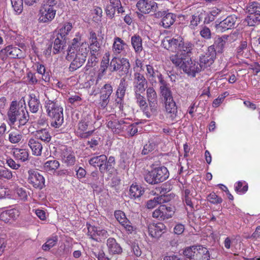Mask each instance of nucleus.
<instances>
[{
    "mask_svg": "<svg viewBox=\"0 0 260 260\" xmlns=\"http://www.w3.org/2000/svg\"><path fill=\"white\" fill-rule=\"evenodd\" d=\"M100 48V44L93 46L89 45L86 41L81 42V36L77 35L76 37L72 40L71 44L68 49L66 56L68 60L73 59L69 67L70 71H76L84 63L89 49L90 54L96 56Z\"/></svg>",
    "mask_w": 260,
    "mask_h": 260,
    "instance_id": "f257e3e1",
    "label": "nucleus"
},
{
    "mask_svg": "<svg viewBox=\"0 0 260 260\" xmlns=\"http://www.w3.org/2000/svg\"><path fill=\"white\" fill-rule=\"evenodd\" d=\"M57 91L51 89L45 93L44 109L47 115L51 119V126L57 128L63 123V109L57 100Z\"/></svg>",
    "mask_w": 260,
    "mask_h": 260,
    "instance_id": "f03ea898",
    "label": "nucleus"
},
{
    "mask_svg": "<svg viewBox=\"0 0 260 260\" xmlns=\"http://www.w3.org/2000/svg\"><path fill=\"white\" fill-rule=\"evenodd\" d=\"M8 123L11 126L17 127L19 129L27 124L29 115L27 111L20 109L16 101H12L7 112Z\"/></svg>",
    "mask_w": 260,
    "mask_h": 260,
    "instance_id": "7ed1b4c3",
    "label": "nucleus"
},
{
    "mask_svg": "<svg viewBox=\"0 0 260 260\" xmlns=\"http://www.w3.org/2000/svg\"><path fill=\"white\" fill-rule=\"evenodd\" d=\"M58 7L56 0H44L39 10V21L44 23L51 22L55 18Z\"/></svg>",
    "mask_w": 260,
    "mask_h": 260,
    "instance_id": "20e7f679",
    "label": "nucleus"
},
{
    "mask_svg": "<svg viewBox=\"0 0 260 260\" xmlns=\"http://www.w3.org/2000/svg\"><path fill=\"white\" fill-rule=\"evenodd\" d=\"M169 173L165 167L155 168L146 173L144 176L145 180L150 184H155L162 182L168 178Z\"/></svg>",
    "mask_w": 260,
    "mask_h": 260,
    "instance_id": "39448f33",
    "label": "nucleus"
},
{
    "mask_svg": "<svg viewBox=\"0 0 260 260\" xmlns=\"http://www.w3.org/2000/svg\"><path fill=\"white\" fill-rule=\"evenodd\" d=\"M115 56L109 64V70L111 72L119 71L121 75H127L129 73L131 65L129 60L126 58H118Z\"/></svg>",
    "mask_w": 260,
    "mask_h": 260,
    "instance_id": "423d86ee",
    "label": "nucleus"
},
{
    "mask_svg": "<svg viewBox=\"0 0 260 260\" xmlns=\"http://www.w3.org/2000/svg\"><path fill=\"white\" fill-rule=\"evenodd\" d=\"M246 10L248 13L245 19L247 24L253 26L260 24V4L253 2L249 4Z\"/></svg>",
    "mask_w": 260,
    "mask_h": 260,
    "instance_id": "0eeeda50",
    "label": "nucleus"
},
{
    "mask_svg": "<svg viewBox=\"0 0 260 260\" xmlns=\"http://www.w3.org/2000/svg\"><path fill=\"white\" fill-rule=\"evenodd\" d=\"M182 69L188 76L194 77L197 73L201 72V67L198 61L186 57L182 64Z\"/></svg>",
    "mask_w": 260,
    "mask_h": 260,
    "instance_id": "6e6552de",
    "label": "nucleus"
},
{
    "mask_svg": "<svg viewBox=\"0 0 260 260\" xmlns=\"http://www.w3.org/2000/svg\"><path fill=\"white\" fill-rule=\"evenodd\" d=\"M28 182L37 189H41L45 186V179L38 171L30 170L28 171Z\"/></svg>",
    "mask_w": 260,
    "mask_h": 260,
    "instance_id": "1a4fd4ad",
    "label": "nucleus"
},
{
    "mask_svg": "<svg viewBox=\"0 0 260 260\" xmlns=\"http://www.w3.org/2000/svg\"><path fill=\"white\" fill-rule=\"evenodd\" d=\"M128 49L127 44L120 38L115 37L113 39L112 51L114 56H124Z\"/></svg>",
    "mask_w": 260,
    "mask_h": 260,
    "instance_id": "9d476101",
    "label": "nucleus"
},
{
    "mask_svg": "<svg viewBox=\"0 0 260 260\" xmlns=\"http://www.w3.org/2000/svg\"><path fill=\"white\" fill-rule=\"evenodd\" d=\"M133 85L134 93H143L147 88V81L143 74L136 72L134 74Z\"/></svg>",
    "mask_w": 260,
    "mask_h": 260,
    "instance_id": "9b49d317",
    "label": "nucleus"
},
{
    "mask_svg": "<svg viewBox=\"0 0 260 260\" xmlns=\"http://www.w3.org/2000/svg\"><path fill=\"white\" fill-rule=\"evenodd\" d=\"M60 158L62 162L67 167H71L75 165L76 157L74 152L71 148L64 146L61 149Z\"/></svg>",
    "mask_w": 260,
    "mask_h": 260,
    "instance_id": "f8f14e48",
    "label": "nucleus"
},
{
    "mask_svg": "<svg viewBox=\"0 0 260 260\" xmlns=\"http://www.w3.org/2000/svg\"><path fill=\"white\" fill-rule=\"evenodd\" d=\"M174 213V211L172 207L161 205L153 212L152 216L160 220H164L172 217Z\"/></svg>",
    "mask_w": 260,
    "mask_h": 260,
    "instance_id": "ddd939ff",
    "label": "nucleus"
},
{
    "mask_svg": "<svg viewBox=\"0 0 260 260\" xmlns=\"http://www.w3.org/2000/svg\"><path fill=\"white\" fill-rule=\"evenodd\" d=\"M113 91V87L109 83L105 84L101 88L99 104L101 108L104 109L107 106Z\"/></svg>",
    "mask_w": 260,
    "mask_h": 260,
    "instance_id": "4468645a",
    "label": "nucleus"
},
{
    "mask_svg": "<svg viewBox=\"0 0 260 260\" xmlns=\"http://www.w3.org/2000/svg\"><path fill=\"white\" fill-rule=\"evenodd\" d=\"M136 6L139 11L144 14L155 12L157 8V3L152 0H139L137 2Z\"/></svg>",
    "mask_w": 260,
    "mask_h": 260,
    "instance_id": "2eb2a0df",
    "label": "nucleus"
},
{
    "mask_svg": "<svg viewBox=\"0 0 260 260\" xmlns=\"http://www.w3.org/2000/svg\"><path fill=\"white\" fill-rule=\"evenodd\" d=\"M156 17H161L159 25L165 28H169L174 23L176 16L172 13H167L166 11L158 12L155 13Z\"/></svg>",
    "mask_w": 260,
    "mask_h": 260,
    "instance_id": "dca6fc26",
    "label": "nucleus"
},
{
    "mask_svg": "<svg viewBox=\"0 0 260 260\" xmlns=\"http://www.w3.org/2000/svg\"><path fill=\"white\" fill-rule=\"evenodd\" d=\"M148 231L150 236L158 239L166 232V226L161 222L152 223L148 225Z\"/></svg>",
    "mask_w": 260,
    "mask_h": 260,
    "instance_id": "f3484780",
    "label": "nucleus"
},
{
    "mask_svg": "<svg viewBox=\"0 0 260 260\" xmlns=\"http://www.w3.org/2000/svg\"><path fill=\"white\" fill-rule=\"evenodd\" d=\"M114 216L128 234H131L134 230L130 221L126 218L125 213L121 210H116L114 212Z\"/></svg>",
    "mask_w": 260,
    "mask_h": 260,
    "instance_id": "a211bd4d",
    "label": "nucleus"
},
{
    "mask_svg": "<svg viewBox=\"0 0 260 260\" xmlns=\"http://www.w3.org/2000/svg\"><path fill=\"white\" fill-rule=\"evenodd\" d=\"M88 235L90 238L96 241H101L102 239H105L108 236L107 231L102 229L100 227L89 225L88 226Z\"/></svg>",
    "mask_w": 260,
    "mask_h": 260,
    "instance_id": "6ab92c4d",
    "label": "nucleus"
},
{
    "mask_svg": "<svg viewBox=\"0 0 260 260\" xmlns=\"http://www.w3.org/2000/svg\"><path fill=\"white\" fill-rule=\"evenodd\" d=\"M182 39V38L180 37L171 38L168 37L162 41L161 45L163 47L170 51L177 53Z\"/></svg>",
    "mask_w": 260,
    "mask_h": 260,
    "instance_id": "aec40b11",
    "label": "nucleus"
},
{
    "mask_svg": "<svg viewBox=\"0 0 260 260\" xmlns=\"http://www.w3.org/2000/svg\"><path fill=\"white\" fill-rule=\"evenodd\" d=\"M114 115H110L107 117V126L115 134L121 133L122 125L124 124V120H118Z\"/></svg>",
    "mask_w": 260,
    "mask_h": 260,
    "instance_id": "412c9836",
    "label": "nucleus"
},
{
    "mask_svg": "<svg viewBox=\"0 0 260 260\" xmlns=\"http://www.w3.org/2000/svg\"><path fill=\"white\" fill-rule=\"evenodd\" d=\"M89 126V120L87 118L82 119L78 124L76 131L78 136L82 138H86L90 136L93 130L87 131Z\"/></svg>",
    "mask_w": 260,
    "mask_h": 260,
    "instance_id": "4be33fe9",
    "label": "nucleus"
},
{
    "mask_svg": "<svg viewBox=\"0 0 260 260\" xmlns=\"http://www.w3.org/2000/svg\"><path fill=\"white\" fill-rule=\"evenodd\" d=\"M107 157L106 155L102 154L93 156L88 160L89 164L95 167H98L102 173L105 172V163L107 162Z\"/></svg>",
    "mask_w": 260,
    "mask_h": 260,
    "instance_id": "5701e85b",
    "label": "nucleus"
},
{
    "mask_svg": "<svg viewBox=\"0 0 260 260\" xmlns=\"http://www.w3.org/2000/svg\"><path fill=\"white\" fill-rule=\"evenodd\" d=\"M19 216V211L16 209L5 211L0 210V221L4 223L11 222V220H16Z\"/></svg>",
    "mask_w": 260,
    "mask_h": 260,
    "instance_id": "b1692460",
    "label": "nucleus"
},
{
    "mask_svg": "<svg viewBox=\"0 0 260 260\" xmlns=\"http://www.w3.org/2000/svg\"><path fill=\"white\" fill-rule=\"evenodd\" d=\"M106 245L109 254L115 255L122 253V247L114 238H109L107 240Z\"/></svg>",
    "mask_w": 260,
    "mask_h": 260,
    "instance_id": "393cba45",
    "label": "nucleus"
},
{
    "mask_svg": "<svg viewBox=\"0 0 260 260\" xmlns=\"http://www.w3.org/2000/svg\"><path fill=\"white\" fill-rule=\"evenodd\" d=\"M237 17L235 15H230L221 21L218 24V28H220L222 31L231 29L236 24Z\"/></svg>",
    "mask_w": 260,
    "mask_h": 260,
    "instance_id": "a878e982",
    "label": "nucleus"
},
{
    "mask_svg": "<svg viewBox=\"0 0 260 260\" xmlns=\"http://www.w3.org/2000/svg\"><path fill=\"white\" fill-rule=\"evenodd\" d=\"M193 189L192 188H188L186 187H183L181 191L182 199L185 204L189 207L191 210L193 209V204L191 201L193 198L192 194Z\"/></svg>",
    "mask_w": 260,
    "mask_h": 260,
    "instance_id": "bb28decb",
    "label": "nucleus"
},
{
    "mask_svg": "<svg viewBox=\"0 0 260 260\" xmlns=\"http://www.w3.org/2000/svg\"><path fill=\"white\" fill-rule=\"evenodd\" d=\"M28 146L34 155L39 156L41 155L43 146L38 140L34 138H30L28 141Z\"/></svg>",
    "mask_w": 260,
    "mask_h": 260,
    "instance_id": "cd10ccee",
    "label": "nucleus"
},
{
    "mask_svg": "<svg viewBox=\"0 0 260 260\" xmlns=\"http://www.w3.org/2000/svg\"><path fill=\"white\" fill-rule=\"evenodd\" d=\"M28 104L30 111L32 113H36L41 107L39 95L34 93L29 94Z\"/></svg>",
    "mask_w": 260,
    "mask_h": 260,
    "instance_id": "c85d7f7f",
    "label": "nucleus"
},
{
    "mask_svg": "<svg viewBox=\"0 0 260 260\" xmlns=\"http://www.w3.org/2000/svg\"><path fill=\"white\" fill-rule=\"evenodd\" d=\"M137 132L138 127L137 123H130L124 120V124H123L121 129V134H122V135L132 137L137 133Z\"/></svg>",
    "mask_w": 260,
    "mask_h": 260,
    "instance_id": "c756f323",
    "label": "nucleus"
},
{
    "mask_svg": "<svg viewBox=\"0 0 260 260\" xmlns=\"http://www.w3.org/2000/svg\"><path fill=\"white\" fill-rule=\"evenodd\" d=\"M157 106L158 104L148 103L140 109L147 118H151L157 114Z\"/></svg>",
    "mask_w": 260,
    "mask_h": 260,
    "instance_id": "7c9ffc66",
    "label": "nucleus"
},
{
    "mask_svg": "<svg viewBox=\"0 0 260 260\" xmlns=\"http://www.w3.org/2000/svg\"><path fill=\"white\" fill-rule=\"evenodd\" d=\"M170 199L168 196L161 195L154 197L153 199L147 201L146 206L148 209H152L158 204H161L169 201Z\"/></svg>",
    "mask_w": 260,
    "mask_h": 260,
    "instance_id": "2f4dec72",
    "label": "nucleus"
},
{
    "mask_svg": "<svg viewBox=\"0 0 260 260\" xmlns=\"http://www.w3.org/2000/svg\"><path fill=\"white\" fill-rule=\"evenodd\" d=\"M35 135L37 140H40L46 143H49L52 138L49 129L47 128L37 130Z\"/></svg>",
    "mask_w": 260,
    "mask_h": 260,
    "instance_id": "473e14b6",
    "label": "nucleus"
},
{
    "mask_svg": "<svg viewBox=\"0 0 260 260\" xmlns=\"http://www.w3.org/2000/svg\"><path fill=\"white\" fill-rule=\"evenodd\" d=\"M13 154L16 160L21 162H25L28 159L29 152L27 149L15 148Z\"/></svg>",
    "mask_w": 260,
    "mask_h": 260,
    "instance_id": "72a5a7b5",
    "label": "nucleus"
},
{
    "mask_svg": "<svg viewBox=\"0 0 260 260\" xmlns=\"http://www.w3.org/2000/svg\"><path fill=\"white\" fill-rule=\"evenodd\" d=\"M66 42V38L57 34L54 41L53 53L56 54L60 52L63 49Z\"/></svg>",
    "mask_w": 260,
    "mask_h": 260,
    "instance_id": "f704fd0d",
    "label": "nucleus"
},
{
    "mask_svg": "<svg viewBox=\"0 0 260 260\" xmlns=\"http://www.w3.org/2000/svg\"><path fill=\"white\" fill-rule=\"evenodd\" d=\"M192 48L193 45L191 43L188 41L183 42L182 39L177 53L183 56H189Z\"/></svg>",
    "mask_w": 260,
    "mask_h": 260,
    "instance_id": "c9c22d12",
    "label": "nucleus"
},
{
    "mask_svg": "<svg viewBox=\"0 0 260 260\" xmlns=\"http://www.w3.org/2000/svg\"><path fill=\"white\" fill-rule=\"evenodd\" d=\"M166 112L171 114L172 119L176 118L177 114V108L173 99H169L165 101Z\"/></svg>",
    "mask_w": 260,
    "mask_h": 260,
    "instance_id": "e433bc0d",
    "label": "nucleus"
},
{
    "mask_svg": "<svg viewBox=\"0 0 260 260\" xmlns=\"http://www.w3.org/2000/svg\"><path fill=\"white\" fill-rule=\"evenodd\" d=\"M205 15V11L203 10H202L201 11H198L194 15H192L190 19L189 27L191 29H194L200 23Z\"/></svg>",
    "mask_w": 260,
    "mask_h": 260,
    "instance_id": "4c0bfd02",
    "label": "nucleus"
},
{
    "mask_svg": "<svg viewBox=\"0 0 260 260\" xmlns=\"http://www.w3.org/2000/svg\"><path fill=\"white\" fill-rule=\"evenodd\" d=\"M146 67V75L147 79L152 83H156V78L161 73L157 70H155L152 65L147 64Z\"/></svg>",
    "mask_w": 260,
    "mask_h": 260,
    "instance_id": "58836bf2",
    "label": "nucleus"
},
{
    "mask_svg": "<svg viewBox=\"0 0 260 260\" xmlns=\"http://www.w3.org/2000/svg\"><path fill=\"white\" fill-rule=\"evenodd\" d=\"M195 257L193 260H209L210 254L208 249L201 245H198V250L197 251Z\"/></svg>",
    "mask_w": 260,
    "mask_h": 260,
    "instance_id": "ea45409f",
    "label": "nucleus"
},
{
    "mask_svg": "<svg viewBox=\"0 0 260 260\" xmlns=\"http://www.w3.org/2000/svg\"><path fill=\"white\" fill-rule=\"evenodd\" d=\"M132 46L136 53H140L143 50L142 39L138 35H135L131 37Z\"/></svg>",
    "mask_w": 260,
    "mask_h": 260,
    "instance_id": "a19ab883",
    "label": "nucleus"
},
{
    "mask_svg": "<svg viewBox=\"0 0 260 260\" xmlns=\"http://www.w3.org/2000/svg\"><path fill=\"white\" fill-rule=\"evenodd\" d=\"M59 166L60 164L59 161L53 158L45 162L44 169L48 173L54 174L56 170L59 168Z\"/></svg>",
    "mask_w": 260,
    "mask_h": 260,
    "instance_id": "79ce46f5",
    "label": "nucleus"
},
{
    "mask_svg": "<svg viewBox=\"0 0 260 260\" xmlns=\"http://www.w3.org/2000/svg\"><path fill=\"white\" fill-rule=\"evenodd\" d=\"M144 192V188L136 184H133L129 188V194L132 199H136L140 197Z\"/></svg>",
    "mask_w": 260,
    "mask_h": 260,
    "instance_id": "37998d69",
    "label": "nucleus"
},
{
    "mask_svg": "<svg viewBox=\"0 0 260 260\" xmlns=\"http://www.w3.org/2000/svg\"><path fill=\"white\" fill-rule=\"evenodd\" d=\"M8 140L12 144H19L22 143L23 137L20 132L12 131L9 133Z\"/></svg>",
    "mask_w": 260,
    "mask_h": 260,
    "instance_id": "c03bdc74",
    "label": "nucleus"
},
{
    "mask_svg": "<svg viewBox=\"0 0 260 260\" xmlns=\"http://www.w3.org/2000/svg\"><path fill=\"white\" fill-rule=\"evenodd\" d=\"M36 70L38 74L42 75V80L45 82H49L50 81V74L49 73L46 71V68L44 65L37 62L35 64Z\"/></svg>",
    "mask_w": 260,
    "mask_h": 260,
    "instance_id": "a18cd8bd",
    "label": "nucleus"
},
{
    "mask_svg": "<svg viewBox=\"0 0 260 260\" xmlns=\"http://www.w3.org/2000/svg\"><path fill=\"white\" fill-rule=\"evenodd\" d=\"M226 39L227 37L225 36L215 38L214 43L212 45L216 49L217 53H221L222 52Z\"/></svg>",
    "mask_w": 260,
    "mask_h": 260,
    "instance_id": "49530a36",
    "label": "nucleus"
},
{
    "mask_svg": "<svg viewBox=\"0 0 260 260\" xmlns=\"http://www.w3.org/2000/svg\"><path fill=\"white\" fill-rule=\"evenodd\" d=\"M146 98L148 103L157 104V95L153 87L146 88Z\"/></svg>",
    "mask_w": 260,
    "mask_h": 260,
    "instance_id": "de8ad7c7",
    "label": "nucleus"
},
{
    "mask_svg": "<svg viewBox=\"0 0 260 260\" xmlns=\"http://www.w3.org/2000/svg\"><path fill=\"white\" fill-rule=\"evenodd\" d=\"M214 62V60L212 59V58L210 57V56L206 55L205 54L202 55L200 57L199 63V64L201 67V70L210 67Z\"/></svg>",
    "mask_w": 260,
    "mask_h": 260,
    "instance_id": "09e8293b",
    "label": "nucleus"
},
{
    "mask_svg": "<svg viewBox=\"0 0 260 260\" xmlns=\"http://www.w3.org/2000/svg\"><path fill=\"white\" fill-rule=\"evenodd\" d=\"M127 85H128L125 79L124 78H122L120 80L119 84L116 90V96L124 97Z\"/></svg>",
    "mask_w": 260,
    "mask_h": 260,
    "instance_id": "8fccbe9b",
    "label": "nucleus"
},
{
    "mask_svg": "<svg viewBox=\"0 0 260 260\" xmlns=\"http://www.w3.org/2000/svg\"><path fill=\"white\" fill-rule=\"evenodd\" d=\"M185 59H186V56H183L178 53L170 57V60L172 63L176 67H179L181 69H182V64L183 63Z\"/></svg>",
    "mask_w": 260,
    "mask_h": 260,
    "instance_id": "3c124183",
    "label": "nucleus"
},
{
    "mask_svg": "<svg viewBox=\"0 0 260 260\" xmlns=\"http://www.w3.org/2000/svg\"><path fill=\"white\" fill-rule=\"evenodd\" d=\"M247 41H242L239 46L236 49L237 55L238 57L241 56H245L246 52L248 51Z\"/></svg>",
    "mask_w": 260,
    "mask_h": 260,
    "instance_id": "603ef678",
    "label": "nucleus"
},
{
    "mask_svg": "<svg viewBox=\"0 0 260 260\" xmlns=\"http://www.w3.org/2000/svg\"><path fill=\"white\" fill-rule=\"evenodd\" d=\"M248 187V184L245 181H239L235 184V190L240 194L245 193Z\"/></svg>",
    "mask_w": 260,
    "mask_h": 260,
    "instance_id": "864d4df0",
    "label": "nucleus"
},
{
    "mask_svg": "<svg viewBox=\"0 0 260 260\" xmlns=\"http://www.w3.org/2000/svg\"><path fill=\"white\" fill-rule=\"evenodd\" d=\"M57 241V237L53 236L47 240V241L42 245V248L44 251H48L56 244Z\"/></svg>",
    "mask_w": 260,
    "mask_h": 260,
    "instance_id": "5fc2aeb1",
    "label": "nucleus"
},
{
    "mask_svg": "<svg viewBox=\"0 0 260 260\" xmlns=\"http://www.w3.org/2000/svg\"><path fill=\"white\" fill-rule=\"evenodd\" d=\"M198 250V246H192L185 248L184 250V255L189 260H193V258L195 257L197 251Z\"/></svg>",
    "mask_w": 260,
    "mask_h": 260,
    "instance_id": "6e6d98bb",
    "label": "nucleus"
},
{
    "mask_svg": "<svg viewBox=\"0 0 260 260\" xmlns=\"http://www.w3.org/2000/svg\"><path fill=\"white\" fill-rule=\"evenodd\" d=\"M73 28L72 24L70 22H65L61 25L59 28L58 34L61 35L63 37L66 38V36L69 34L70 31Z\"/></svg>",
    "mask_w": 260,
    "mask_h": 260,
    "instance_id": "4d7b16f0",
    "label": "nucleus"
},
{
    "mask_svg": "<svg viewBox=\"0 0 260 260\" xmlns=\"http://www.w3.org/2000/svg\"><path fill=\"white\" fill-rule=\"evenodd\" d=\"M15 193L18 199L25 201L27 199V193L26 190L22 187H17L15 189Z\"/></svg>",
    "mask_w": 260,
    "mask_h": 260,
    "instance_id": "13d9d810",
    "label": "nucleus"
},
{
    "mask_svg": "<svg viewBox=\"0 0 260 260\" xmlns=\"http://www.w3.org/2000/svg\"><path fill=\"white\" fill-rule=\"evenodd\" d=\"M23 0H11V3L14 11L17 14H20L23 10Z\"/></svg>",
    "mask_w": 260,
    "mask_h": 260,
    "instance_id": "bf43d9fd",
    "label": "nucleus"
},
{
    "mask_svg": "<svg viewBox=\"0 0 260 260\" xmlns=\"http://www.w3.org/2000/svg\"><path fill=\"white\" fill-rule=\"evenodd\" d=\"M142 93L140 92L134 93L136 103L140 109L147 103L145 98L142 95Z\"/></svg>",
    "mask_w": 260,
    "mask_h": 260,
    "instance_id": "052dcab7",
    "label": "nucleus"
},
{
    "mask_svg": "<svg viewBox=\"0 0 260 260\" xmlns=\"http://www.w3.org/2000/svg\"><path fill=\"white\" fill-rule=\"evenodd\" d=\"M207 200L211 203L213 204H217L222 203V199L221 198L218 197L214 192H212L208 196Z\"/></svg>",
    "mask_w": 260,
    "mask_h": 260,
    "instance_id": "680f3d73",
    "label": "nucleus"
},
{
    "mask_svg": "<svg viewBox=\"0 0 260 260\" xmlns=\"http://www.w3.org/2000/svg\"><path fill=\"white\" fill-rule=\"evenodd\" d=\"M13 177L12 172L6 168H0V179L11 180Z\"/></svg>",
    "mask_w": 260,
    "mask_h": 260,
    "instance_id": "e2e57ef3",
    "label": "nucleus"
},
{
    "mask_svg": "<svg viewBox=\"0 0 260 260\" xmlns=\"http://www.w3.org/2000/svg\"><path fill=\"white\" fill-rule=\"evenodd\" d=\"M6 53L8 56H10L12 58H15L18 56V52L19 49L17 47H13L12 46H8L5 47Z\"/></svg>",
    "mask_w": 260,
    "mask_h": 260,
    "instance_id": "0e129e2a",
    "label": "nucleus"
},
{
    "mask_svg": "<svg viewBox=\"0 0 260 260\" xmlns=\"http://www.w3.org/2000/svg\"><path fill=\"white\" fill-rule=\"evenodd\" d=\"M116 7L112 5H108L105 9V12L106 13L107 16L110 18L112 19L114 17L115 11H116Z\"/></svg>",
    "mask_w": 260,
    "mask_h": 260,
    "instance_id": "69168bd1",
    "label": "nucleus"
},
{
    "mask_svg": "<svg viewBox=\"0 0 260 260\" xmlns=\"http://www.w3.org/2000/svg\"><path fill=\"white\" fill-rule=\"evenodd\" d=\"M200 34L205 39L208 40L211 38V32L210 29L207 26H203L200 31Z\"/></svg>",
    "mask_w": 260,
    "mask_h": 260,
    "instance_id": "338daca9",
    "label": "nucleus"
},
{
    "mask_svg": "<svg viewBox=\"0 0 260 260\" xmlns=\"http://www.w3.org/2000/svg\"><path fill=\"white\" fill-rule=\"evenodd\" d=\"M160 93L164 97L165 101H167L169 99H173L171 91L169 86L160 88Z\"/></svg>",
    "mask_w": 260,
    "mask_h": 260,
    "instance_id": "774afa93",
    "label": "nucleus"
}]
</instances>
